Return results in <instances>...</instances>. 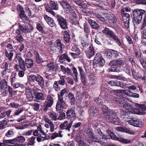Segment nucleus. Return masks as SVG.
<instances>
[{
    "instance_id": "6e6552de",
    "label": "nucleus",
    "mask_w": 146,
    "mask_h": 146,
    "mask_svg": "<svg viewBox=\"0 0 146 146\" xmlns=\"http://www.w3.org/2000/svg\"><path fill=\"white\" fill-rule=\"evenodd\" d=\"M66 118L73 121L76 118V114L75 111L71 108L68 109L66 112Z\"/></svg>"
},
{
    "instance_id": "a878e982",
    "label": "nucleus",
    "mask_w": 146,
    "mask_h": 146,
    "mask_svg": "<svg viewBox=\"0 0 146 146\" xmlns=\"http://www.w3.org/2000/svg\"><path fill=\"white\" fill-rule=\"evenodd\" d=\"M33 60L31 59L26 58L25 60L24 66L25 67L26 66L27 68H32L33 65Z\"/></svg>"
},
{
    "instance_id": "ea45409f",
    "label": "nucleus",
    "mask_w": 146,
    "mask_h": 146,
    "mask_svg": "<svg viewBox=\"0 0 146 146\" xmlns=\"http://www.w3.org/2000/svg\"><path fill=\"white\" fill-rule=\"evenodd\" d=\"M50 3L51 9L56 10H57L58 9L59 5L57 3H55L53 1H51Z\"/></svg>"
},
{
    "instance_id": "58836bf2",
    "label": "nucleus",
    "mask_w": 146,
    "mask_h": 146,
    "mask_svg": "<svg viewBox=\"0 0 146 146\" xmlns=\"http://www.w3.org/2000/svg\"><path fill=\"white\" fill-rule=\"evenodd\" d=\"M59 60H66V61L69 62L71 61V60L68 57V54L66 53L63 54L59 58Z\"/></svg>"
},
{
    "instance_id": "c85d7f7f",
    "label": "nucleus",
    "mask_w": 146,
    "mask_h": 146,
    "mask_svg": "<svg viewBox=\"0 0 146 146\" xmlns=\"http://www.w3.org/2000/svg\"><path fill=\"white\" fill-rule=\"evenodd\" d=\"M116 130L119 131L125 132L131 134H134V132L126 127L123 128L121 127H117L116 128Z\"/></svg>"
},
{
    "instance_id": "de8ad7c7",
    "label": "nucleus",
    "mask_w": 146,
    "mask_h": 146,
    "mask_svg": "<svg viewBox=\"0 0 146 146\" xmlns=\"http://www.w3.org/2000/svg\"><path fill=\"white\" fill-rule=\"evenodd\" d=\"M11 111L9 110L5 111L2 113L0 115V118H2L7 116V117H9L11 114Z\"/></svg>"
},
{
    "instance_id": "13d9d810",
    "label": "nucleus",
    "mask_w": 146,
    "mask_h": 146,
    "mask_svg": "<svg viewBox=\"0 0 146 146\" xmlns=\"http://www.w3.org/2000/svg\"><path fill=\"white\" fill-rule=\"evenodd\" d=\"M70 19L72 23H76L78 20L77 17H76V14L74 13L70 17Z\"/></svg>"
},
{
    "instance_id": "4c0bfd02",
    "label": "nucleus",
    "mask_w": 146,
    "mask_h": 146,
    "mask_svg": "<svg viewBox=\"0 0 146 146\" xmlns=\"http://www.w3.org/2000/svg\"><path fill=\"white\" fill-rule=\"evenodd\" d=\"M89 23L91 27L93 29L97 30L99 27V26L95 21L91 20L89 21Z\"/></svg>"
},
{
    "instance_id": "39448f33",
    "label": "nucleus",
    "mask_w": 146,
    "mask_h": 146,
    "mask_svg": "<svg viewBox=\"0 0 146 146\" xmlns=\"http://www.w3.org/2000/svg\"><path fill=\"white\" fill-rule=\"evenodd\" d=\"M114 100L119 106L125 108L126 110L130 111L133 109V107L131 104L123 98H116Z\"/></svg>"
},
{
    "instance_id": "338daca9",
    "label": "nucleus",
    "mask_w": 146,
    "mask_h": 146,
    "mask_svg": "<svg viewBox=\"0 0 146 146\" xmlns=\"http://www.w3.org/2000/svg\"><path fill=\"white\" fill-rule=\"evenodd\" d=\"M49 117L54 120L55 121L57 120V115L56 113L54 112H50L49 114Z\"/></svg>"
},
{
    "instance_id": "473e14b6",
    "label": "nucleus",
    "mask_w": 146,
    "mask_h": 146,
    "mask_svg": "<svg viewBox=\"0 0 146 146\" xmlns=\"http://www.w3.org/2000/svg\"><path fill=\"white\" fill-rule=\"evenodd\" d=\"M139 108L138 110L140 114H143L145 113L144 111H146V105L144 104H137V106Z\"/></svg>"
},
{
    "instance_id": "a19ab883",
    "label": "nucleus",
    "mask_w": 146,
    "mask_h": 146,
    "mask_svg": "<svg viewBox=\"0 0 146 146\" xmlns=\"http://www.w3.org/2000/svg\"><path fill=\"white\" fill-rule=\"evenodd\" d=\"M53 98L51 96H48L46 99V101L44 102V104H48L52 106L53 104Z\"/></svg>"
},
{
    "instance_id": "7c9ffc66",
    "label": "nucleus",
    "mask_w": 146,
    "mask_h": 146,
    "mask_svg": "<svg viewBox=\"0 0 146 146\" xmlns=\"http://www.w3.org/2000/svg\"><path fill=\"white\" fill-rule=\"evenodd\" d=\"M108 96V91L107 88L104 87H102L101 88V92L100 96L103 98H106Z\"/></svg>"
},
{
    "instance_id": "864d4df0",
    "label": "nucleus",
    "mask_w": 146,
    "mask_h": 146,
    "mask_svg": "<svg viewBox=\"0 0 146 146\" xmlns=\"http://www.w3.org/2000/svg\"><path fill=\"white\" fill-rule=\"evenodd\" d=\"M123 70L128 75H130L131 74V71L133 70L131 68L128 66H126L123 68Z\"/></svg>"
},
{
    "instance_id": "4468645a",
    "label": "nucleus",
    "mask_w": 146,
    "mask_h": 146,
    "mask_svg": "<svg viewBox=\"0 0 146 146\" xmlns=\"http://www.w3.org/2000/svg\"><path fill=\"white\" fill-rule=\"evenodd\" d=\"M43 17L45 21L50 27H53L56 26L55 21L52 18L46 14L44 15Z\"/></svg>"
},
{
    "instance_id": "f03ea898",
    "label": "nucleus",
    "mask_w": 146,
    "mask_h": 146,
    "mask_svg": "<svg viewBox=\"0 0 146 146\" xmlns=\"http://www.w3.org/2000/svg\"><path fill=\"white\" fill-rule=\"evenodd\" d=\"M146 11L144 10L136 9H135L133 12V22L134 24H139L142 19L143 15L145 14Z\"/></svg>"
},
{
    "instance_id": "2f4dec72",
    "label": "nucleus",
    "mask_w": 146,
    "mask_h": 146,
    "mask_svg": "<svg viewBox=\"0 0 146 146\" xmlns=\"http://www.w3.org/2000/svg\"><path fill=\"white\" fill-rule=\"evenodd\" d=\"M15 144H19L24 142L25 140V138L22 136H19L14 138Z\"/></svg>"
},
{
    "instance_id": "a211bd4d",
    "label": "nucleus",
    "mask_w": 146,
    "mask_h": 146,
    "mask_svg": "<svg viewBox=\"0 0 146 146\" xmlns=\"http://www.w3.org/2000/svg\"><path fill=\"white\" fill-rule=\"evenodd\" d=\"M17 59L19 61L20 68L24 71L26 70V67L24 66L25 62L19 54H17L16 56L15 59Z\"/></svg>"
},
{
    "instance_id": "5701e85b",
    "label": "nucleus",
    "mask_w": 146,
    "mask_h": 146,
    "mask_svg": "<svg viewBox=\"0 0 146 146\" xmlns=\"http://www.w3.org/2000/svg\"><path fill=\"white\" fill-rule=\"evenodd\" d=\"M128 122L129 124L135 127H140L141 125V122L135 118H131Z\"/></svg>"
},
{
    "instance_id": "1a4fd4ad",
    "label": "nucleus",
    "mask_w": 146,
    "mask_h": 146,
    "mask_svg": "<svg viewBox=\"0 0 146 146\" xmlns=\"http://www.w3.org/2000/svg\"><path fill=\"white\" fill-rule=\"evenodd\" d=\"M121 14L122 17L123 21L125 24H127V26H129V21L130 20L129 14L125 12V10L122 9L121 12Z\"/></svg>"
},
{
    "instance_id": "cd10ccee",
    "label": "nucleus",
    "mask_w": 146,
    "mask_h": 146,
    "mask_svg": "<svg viewBox=\"0 0 146 146\" xmlns=\"http://www.w3.org/2000/svg\"><path fill=\"white\" fill-rule=\"evenodd\" d=\"M89 136L91 140L93 142H99L100 141L98 138V135H95L92 132H90Z\"/></svg>"
},
{
    "instance_id": "f704fd0d",
    "label": "nucleus",
    "mask_w": 146,
    "mask_h": 146,
    "mask_svg": "<svg viewBox=\"0 0 146 146\" xmlns=\"http://www.w3.org/2000/svg\"><path fill=\"white\" fill-rule=\"evenodd\" d=\"M19 28L21 31H22L23 33H29L31 32L28 29V27L27 26H25L24 25H19Z\"/></svg>"
},
{
    "instance_id": "8fccbe9b",
    "label": "nucleus",
    "mask_w": 146,
    "mask_h": 146,
    "mask_svg": "<svg viewBox=\"0 0 146 146\" xmlns=\"http://www.w3.org/2000/svg\"><path fill=\"white\" fill-rule=\"evenodd\" d=\"M36 28L40 33L42 34H45V32L43 30V27L41 25L37 22L36 23Z\"/></svg>"
},
{
    "instance_id": "b1692460",
    "label": "nucleus",
    "mask_w": 146,
    "mask_h": 146,
    "mask_svg": "<svg viewBox=\"0 0 146 146\" xmlns=\"http://www.w3.org/2000/svg\"><path fill=\"white\" fill-rule=\"evenodd\" d=\"M36 81L38 82V84L42 88H44V81L42 77L40 75H37V78Z\"/></svg>"
},
{
    "instance_id": "423d86ee",
    "label": "nucleus",
    "mask_w": 146,
    "mask_h": 146,
    "mask_svg": "<svg viewBox=\"0 0 146 146\" xmlns=\"http://www.w3.org/2000/svg\"><path fill=\"white\" fill-rule=\"evenodd\" d=\"M93 63L94 66L102 67L105 64V61L103 58L102 54L98 53L96 54Z\"/></svg>"
},
{
    "instance_id": "72a5a7b5",
    "label": "nucleus",
    "mask_w": 146,
    "mask_h": 146,
    "mask_svg": "<svg viewBox=\"0 0 146 146\" xmlns=\"http://www.w3.org/2000/svg\"><path fill=\"white\" fill-rule=\"evenodd\" d=\"M29 79V82L31 86L32 85L34 86L33 83L35 81H36L37 78V75H31L29 76L28 77Z\"/></svg>"
},
{
    "instance_id": "bb28decb",
    "label": "nucleus",
    "mask_w": 146,
    "mask_h": 146,
    "mask_svg": "<svg viewBox=\"0 0 146 146\" xmlns=\"http://www.w3.org/2000/svg\"><path fill=\"white\" fill-rule=\"evenodd\" d=\"M58 66L56 65H54V64L52 62L48 63L47 65L48 71L49 72L56 71L57 70Z\"/></svg>"
},
{
    "instance_id": "f8f14e48",
    "label": "nucleus",
    "mask_w": 146,
    "mask_h": 146,
    "mask_svg": "<svg viewBox=\"0 0 146 146\" xmlns=\"http://www.w3.org/2000/svg\"><path fill=\"white\" fill-rule=\"evenodd\" d=\"M73 121H71L70 123L68 121H65L64 123H61L60 125V128L61 129H65L70 132V128L72 126Z\"/></svg>"
},
{
    "instance_id": "bf43d9fd",
    "label": "nucleus",
    "mask_w": 146,
    "mask_h": 146,
    "mask_svg": "<svg viewBox=\"0 0 146 146\" xmlns=\"http://www.w3.org/2000/svg\"><path fill=\"white\" fill-rule=\"evenodd\" d=\"M84 32L86 33H89L90 32V26L89 25L84 23Z\"/></svg>"
},
{
    "instance_id": "f257e3e1",
    "label": "nucleus",
    "mask_w": 146,
    "mask_h": 146,
    "mask_svg": "<svg viewBox=\"0 0 146 146\" xmlns=\"http://www.w3.org/2000/svg\"><path fill=\"white\" fill-rule=\"evenodd\" d=\"M103 112L104 117L108 120L110 123H113L115 125L117 124V118L116 115V113L113 111L109 110L107 108L102 109Z\"/></svg>"
},
{
    "instance_id": "412c9836",
    "label": "nucleus",
    "mask_w": 146,
    "mask_h": 146,
    "mask_svg": "<svg viewBox=\"0 0 146 146\" xmlns=\"http://www.w3.org/2000/svg\"><path fill=\"white\" fill-rule=\"evenodd\" d=\"M123 64V60L119 59L111 61L109 63L110 65L111 66H116L117 67H120Z\"/></svg>"
},
{
    "instance_id": "37998d69",
    "label": "nucleus",
    "mask_w": 146,
    "mask_h": 146,
    "mask_svg": "<svg viewBox=\"0 0 146 146\" xmlns=\"http://www.w3.org/2000/svg\"><path fill=\"white\" fill-rule=\"evenodd\" d=\"M60 108L59 110H56L57 111H58V112L60 113L59 116L58 117V119L59 120H62L65 118L66 115L65 113Z\"/></svg>"
},
{
    "instance_id": "3c124183",
    "label": "nucleus",
    "mask_w": 146,
    "mask_h": 146,
    "mask_svg": "<svg viewBox=\"0 0 146 146\" xmlns=\"http://www.w3.org/2000/svg\"><path fill=\"white\" fill-rule=\"evenodd\" d=\"M118 141L124 144H128L130 143L131 141L130 140H129L127 139H125L123 138H119Z\"/></svg>"
},
{
    "instance_id": "c03bdc74",
    "label": "nucleus",
    "mask_w": 146,
    "mask_h": 146,
    "mask_svg": "<svg viewBox=\"0 0 146 146\" xmlns=\"http://www.w3.org/2000/svg\"><path fill=\"white\" fill-rule=\"evenodd\" d=\"M88 37H86V38H83L82 41L81 43L82 45V46L84 48L87 47L90 44L88 42Z\"/></svg>"
},
{
    "instance_id": "79ce46f5",
    "label": "nucleus",
    "mask_w": 146,
    "mask_h": 146,
    "mask_svg": "<svg viewBox=\"0 0 146 146\" xmlns=\"http://www.w3.org/2000/svg\"><path fill=\"white\" fill-rule=\"evenodd\" d=\"M127 90H113L111 92L113 93L115 95H119L121 93H123L126 94Z\"/></svg>"
},
{
    "instance_id": "f3484780",
    "label": "nucleus",
    "mask_w": 146,
    "mask_h": 146,
    "mask_svg": "<svg viewBox=\"0 0 146 146\" xmlns=\"http://www.w3.org/2000/svg\"><path fill=\"white\" fill-rule=\"evenodd\" d=\"M119 55L118 52L114 50L109 49L107 51V56L108 58L110 59L112 57L117 58Z\"/></svg>"
},
{
    "instance_id": "7ed1b4c3",
    "label": "nucleus",
    "mask_w": 146,
    "mask_h": 146,
    "mask_svg": "<svg viewBox=\"0 0 146 146\" xmlns=\"http://www.w3.org/2000/svg\"><path fill=\"white\" fill-rule=\"evenodd\" d=\"M67 90L65 88L62 90L60 93L58 94V100L56 104L57 110H59L61 108L64 109L65 106V103L63 101L62 97L64 94L68 93Z\"/></svg>"
},
{
    "instance_id": "052dcab7",
    "label": "nucleus",
    "mask_w": 146,
    "mask_h": 146,
    "mask_svg": "<svg viewBox=\"0 0 146 146\" xmlns=\"http://www.w3.org/2000/svg\"><path fill=\"white\" fill-rule=\"evenodd\" d=\"M73 1L77 5L81 6L82 8L85 7V5L82 1V0H73Z\"/></svg>"
},
{
    "instance_id": "5fc2aeb1",
    "label": "nucleus",
    "mask_w": 146,
    "mask_h": 146,
    "mask_svg": "<svg viewBox=\"0 0 146 146\" xmlns=\"http://www.w3.org/2000/svg\"><path fill=\"white\" fill-rule=\"evenodd\" d=\"M109 38H110V39H112L113 41L117 43L119 46H122L121 40L118 38V37H109Z\"/></svg>"
},
{
    "instance_id": "603ef678",
    "label": "nucleus",
    "mask_w": 146,
    "mask_h": 146,
    "mask_svg": "<svg viewBox=\"0 0 146 146\" xmlns=\"http://www.w3.org/2000/svg\"><path fill=\"white\" fill-rule=\"evenodd\" d=\"M36 137L32 136L30 138L28 139V142L27 143V145H34L35 143V140Z\"/></svg>"
},
{
    "instance_id": "c9c22d12",
    "label": "nucleus",
    "mask_w": 146,
    "mask_h": 146,
    "mask_svg": "<svg viewBox=\"0 0 146 146\" xmlns=\"http://www.w3.org/2000/svg\"><path fill=\"white\" fill-rule=\"evenodd\" d=\"M126 91H127L126 92V95L127 96L135 98H139V94L131 92L129 90H127Z\"/></svg>"
},
{
    "instance_id": "c756f323",
    "label": "nucleus",
    "mask_w": 146,
    "mask_h": 146,
    "mask_svg": "<svg viewBox=\"0 0 146 146\" xmlns=\"http://www.w3.org/2000/svg\"><path fill=\"white\" fill-rule=\"evenodd\" d=\"M17 11L19 12V16L21 19H23V17L25 15V12L23 10V7L20 5H18L17 8Z\"/></svg>"
},
{
    "instance_id": "4be33fe9",
    "label": "nucleus",
    "mask_w": 146,
    "mask_h": 146,
    "mask_svg": "<svg viewBox=\"0 0 146 146\" xmlns=\"http://www.w3.org/2000/svg\"><path fill=\"white\" fill-rule=\"evenodd\" d=\"M102 32L107 36H116L113 32L107 27L105 28Z\"/></svg>"
},
{
    "instance_id": "aec40b11",
    "label": "nucleus",
    "mask_w": 146,
    "mask_h": 146,
    "mask_svg": "<svg viewBox=\"0 0 146 146\" xmlns=\"http://www.w3.org/2000/svg\"><path fill=\"white\" fill-rule=\"evenodd\" d=\"M35 56V61L38 64H40L44 62L42 58L40 56L39 53L36 50H35L33 52Z\"/></svg>"
},
{
    "instance_id": "9b49d317",
    "label": "nucleus",
    "mask_w": 146,
    "mask_h": 146,
    "mask_svg": "<svg viewBox=\"0 0 146 146\" xmlns=\"http://www.w3.org/2000/svg\"><path fill=\"white\" fill-rule=\"evenodd\" d=\"M95 50L94 47L92 44H91L85 50V53L87 57L90 59L94 56L95 54Z\"/></svg>"
},
{
    "instance_id": "4d7b16f0",
    "label": "nucleus",
    "mask_w": 146,
    "mask_h": 146,
    "mask_svg": "<svg viewBox=\"0 0 146 146\" xmlns=\"http://www.w3.org/2000/svg\"><path fill=\"white\" fill-rule=\"evenodd\" d=\"M77 141L79 146H85V144L80 136H78L77 137Z\"/></svg>"
},
{
    "instance_id": "dca6fc26",
    "label": "nucleus",
    "mask_w": 146,
    "mask_h": 146,
    "mask_svg": "<svg viewBox=\"0 0 146 146\" xmlns=\"http://www.w3.org/2000/svg\"><path fill=\"white\" fill-rule=\"evenodd\" d=\"M108 84L111 86H117L123 88H125L126 87V86L124 84L123 82L117 80L110 81L109 82Z\"/></svg>"
},
{
    "instance_id": "ddd939ff",
    "label": "nucleus",
    "mask_w": 146,
    "mask_h": 146,
    "mask_svg": "<svg viewBox=\"0 0 146 146\" xmlns=\"http://www.w3.org/2000/svg\"><path fill=\"white\" fill-rule=\"evenodd\" d=\"M59 2L60 5L62 6L63 9H65L67 13H71V6L66 0H63L61 1H59Z\"/></svg>"
},
{
    "instance_id": "0e129e2a",
    "label": "nucleus",
    "mask_w": 146,
    "mask_h": 146,
    "mask_svg": "<svg viewBox=\"0 0 146 146\" xmlns=\"http://www.w3.org/2000/svg\"><path fill=\"white\" fill-rule=\"evenodd\" d=\"M3 142L5 143L6 145L7 146L8 143L15 144L14 139H11L3 140Z\"/></svg>"
},
{
    "instance_id": "e433bc0d",
    "label": "nucleus",
    "mask_w": 146,
    "mask_h": 146,
    "mask_svg": "<svg viewBox=\"0 0 146 146\" xmlns=\"http://www.w3.org/2000/svg\"><path fill=\"white\" fill-rule=\"evenodd\" d=\"M0 85L1 88L5 90L6 89L8 86L7 82L5 79H3L0 82Z\"/></svg>"
},
{
    "instance_id": "393cba45",
    "label": "nucleus",
    "mask_w": 146,
    "mask_h": 146,
    "mask_svg": "<svg viewBox=\"0 0 146 146\" xmlns=\"http://www.w3.org/2000/svg\"><path fill=\"white\" fill-rule=\"evenodd\" d=\"M34 94L36 99L38 100H44L45 99L44 95L42 92H37L36 90L33 89Z\"/></svg>"
},
{
    "instance_id": "9d476101",
    "label": "nucleus",
    "mask_w": 146,
    "mask_h": 146,
    "mask_svg": "<svg viewBox=\"0 0 146 146\" xmlns=\"http://www.w3.org/2000/svg\"><path fill=\"white\" fill-rule=\"evenodd\" d=\"M107 20L108 22L112 25L117 24L118 20L117 15L112 13L107 16Z\"/></svg>"
},
{
    "instance_id": "6e6d98bb",
    "label": "nucleus",
    "mask_w": 146,
    "mask_h": 146,
    "mask_svg": "<svg viewBox=\"0 0 146 146\" xmlns=\"http://www.w3.org/2000/svg\"><path fill=\"white\" fill-rule=\"evenodd\" d=\"M72 51L74 52L77 53V55H79L80 54V51L77 45H74L72 47Z\"/></svg>"
},
{
    "instance_id": "2eb2a0df",
    "label": "nucleus",
    "mask_w": 146,
    "mask_h": 146,
    "mask_svg": "<svg viewBox=\"0 0 146 146\" xmlns=\"http://www.w3.org/2000/svg\"><path fill=\"white\" fill-rule=\"evenodd\" d=\"M126 111L123 110H121L120 111V116L123 119H131V116H130V113L132 111V109L130 111Z\"/></svg>"
},
{
    "instance_id": "0eeeda50",
    "label": "nucleus",
    "mask_w": 146,
    "mask_h": 146,
    "mask_svg": "<svg viewBox=\"0 0 146 146\" xmlns=\"http://www.w3.org/2000/svg\"><path fill=\"white\" fill-rule=\"evenodd\" d=\"M56 19L61 28L64 29L68 28L67 23L66 19L62 16L60 15H57Z\"/></svg>"
},
{
    "instance_id": "774afa93",
    "label": "nucleus",
    "mask_w": 146,
    "mask_h": 146,
    "mask_svg": "<svg viewBox=\"0 0 146 146\" xmlns=\"http://www.w3.org/2000/svg\"><path fill=\"white\" fill-rule=\"evenodd\" d=\"M135 2L137 4L146 5V0H135Z\"/></svg>"
},
{
    "instance_id": "a18cd8bd",
    "label": "nucleus",
    "mask_w": 146,
    "mask_h": 146,
    "mask_svg": "<svg viewBox=\"0 0 146 146\" xmlns=\"http://www.w3.org/2000/svg\"><path fill=\"white\" fill-rule=\"evenodd\" d=\"M108 133L112 139L114 140H117L119 139V137H117L115 133L110 130L107 131Z\"/></svg>"
},
{
    "instance_id": "49530a36",
    "label": "nucleus",
    "mask_w": 146,
    "mask_h": 146,
    "mask_svg": "<svg viewBox=\"0 0 146 146\" xmlns=\"http://www.w3.org/2000/svg\"><path fill=\"white\" fill-rule=\"evenodd\" d=\"M131 72L133 78L136 80L141 78L142 76L141 75H139L138 74L139 72H136L133 69L131 70Z\"/></svg>"
},
{
    "instance_id": "20e7f679",
    "label": "nucleus",
    "mask_w": 146,
    "mask_h": 146,
    "mask_svg": "<svg viewBox=\"0 0 146 146\" xmlns=\"http://www.w3.org/2000/svg\"><path fill=\"white\" fill-rule=\"evenodd\" d=\"M114 100L119 106L125 108L126 110L130 111L133 109V107L131 104L123 98H116Z\"/></svg>"
},
{
    "instance_id": "e2e57ef3",
    "label": "nucleus",
    "mask_w": 146,
    "mask_h": 146,
    "mask_svg": "<svg viewBox=\"0 0 146 146\" xmlns=\"http://www.w3.org/2000/svg\"><path fill=\"white\" fill-rule=\"evenodd\" d=\"M24 56L26 59H31L33 56V54L30 51H27L25 52Z\"/></svg>"
},
{
    "instance_id": "09e8293b",
    "label": "nucleus",
    "mask_w": 146,
    "mask_h": 146,
    "mask_svg": "<svg viewBox=\"0 0 146 146\" xmlns=\"http://www.w3.org/2000/svg\"><path fill=\"white\" fill-rule=\"evenodd\" d=\"M5 54L7 58V59L9 61H11L12 60V58L13 55V53L12 52H10L9 53L7 50L5 49Z\"/></svg>"
},
{
    "instance_id": "680f3d73",
    "label": "nucleus",
    "mask_w": 146,
    "mask_h": 146,
    "mask_svg": "<svg viewBox=\"0 0 146 146\" xmlns=\"http://www.w3.org/2000/svg\"><path fill=\"white\" fill-rule=\"evenodd\" d=\"M7 124V120H4L0 122V130L5 128V126Z\"/></svg>"
},
{
    "instance_id": "69168bd1",
    "label": "nucleus",
    "mask_w": 146,
    "mask_h": 146,
    "mask_svg": "<svg viewBox=\"0 0 146 146\" xmlns=\"http://www.w3.org/2000/svg\"><path fill=\"white\" fill-rule=\"evenodd\" d=\"M56 44H57V46L59 48H60V51L61 52L60 53H61L62 52V45L61 43L60 40H58L56 41Z\"/></svg>"
},
{
    "instance_id": "6ab92c4d",
    "label": "nucleus",
    "mask_w": 146,
    "mask_h": 146,
    "mask_svg": "<svg viewBox=\"0 0 146 146\" xmlns=\"http://www.w3.org/2000/svg\"><path fill=\"white\" fill-rule=\"evenodd\" d=\"M60 67L61 71L64 74L67 75L68 76H72L73 75V73H72L71 69L69 68H66L62 65H61Z\"/></svg>"
}]
</instances>
